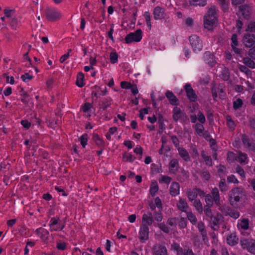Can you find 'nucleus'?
<instances>
[{"label":"nucleus","mask_w":255,"mask_h":255,"mask_svg":"<svg viewBox=\"0 0 255 255\" xmlns=\"http://www.w3.org/2000/svg\"><path fill=\"white\" fill-rule=\"evenodd\" d=\"M46 19L50 22L59 20L62 17L60 10L54 7H47L45 10Z\"/></svg>","instance_id":"nucleus-2"},{"label":"nucleus","mask_w":255,"mask_h":255,"mask_svg":"<svg viewBox=\"0 0 255 255\" xmlns=\"http://www.w3.org/2000/svg\"><path fill=\"white\" fill-rule=\"evenodd\" d=\"M237 227L242 232L243 230H247L249 228V220L246 218H241L238 221Z\"/></svg>","instance_id":"nucleus-19"},{"label":"nucleus","mask_w":255,"mask_h":255,"mask_svg":"<svg viewBox=\"0 0 255 255\" xmlns=\"http://www.w3.org/2000/svg\"><path fill=\"white\" fill-rule=\"evenodd\" d=\"M203 58L204 61L211 67L214 66L216 63L215 56L209 51L204 53Z\"/></svg>","instance_id":"nucleus-16"},{"label":"nucleus","mask_w":255,"mask_h":255,"mask_svg":"<svg viewBox=\"0 0 255 255\" xmlns=\"http://www.w3.org/2000/svg\"><path fill=\"white\" fill-rule=\"evenodd\" d=\"M189 42L193 50L196 52L203 48V42L201 38L197 35H192L189 37Z\"/></svg>","instance_id":"nucleus-4"},{"label":"nucleus","mask_w":255,"mask_h":255,"mask_svg":"<svg viewBox=\"0 0 255 255\" xmlns=\"http://www.w3.org/2000/svg\"><path fill=\"white\" fill-rule=\"evenodd\" d=\"M217 21V20L210 19V18H204V27L208 30L213 29L214 25Z\"/></svg>","instance_id":"nucleus-29"},{"label":"nucleus","mask_w":255,"mask_h":255,"mask_svg":"<svg viewBox=\"0 0 255 255\" xmlns=\"http://www.w3.org/2000/svg\"><path fill=\"white\" fill-rule=\"evenodd\" d=\"M184 89L188 99L191 102H195L197 100V95L193 89L190 84L187 83L184 85Z\"/></svg>","instance_id":"nucleus-9"},{"label":"nucleus","mask_w":255,"mask_h":255,"mask_svg":"<svg viewBox=\"0 0 255 255\" xmlns=\"http://www.w3.org/2000/svg\"><path fill=\"white\" fill-rule=\"evenodd\" d=\"M237 155L232 152H229L227 155V160L229 162H232L237 160Z\"/></svg>","instance_id":"nucleus-54"},{"label":"nucleus","mask_w":255,"mask_h":255,"mask_svg":"<svg viewBox=\"0 0 255 255\" xmlns=\"http://www.w3.org/2000/svg\"><path fill=\"white\" fill-rule=\"evenodd\" d=\"M242 141L244 146L248 150L255 151V143L252 139H250L247 135L243 134L242 135Z\"/></svg>","instance_id":"nucleus-10"},{"label":"nucleus","mask_w":255,"mask_h":255,"mask_svg":"<svg viewBox=\"0 0 255 255\" xmlns=\"http://www.w3.org/2000/svg\"><path fill=\"white\" fill-rule=\"evenodd\" d=\"M243 104V101L238 98L233 102V108L235 110H237L240 108H241Z\"/></svg>","instance_id":"nucleus-55"},{"label":"nucleus","mask_w":255,"mask_h":255,"mask_svg":"<svg viewBox=\"0 0 255 255\" xmlns=\"http://www.w3.org/2000/svg\"><path fill=\"white\" fill-rule=\"evenodd\" d=\"M158 227L164 233H168L170 231V228L167 226L164 223L158 224Z\"/></svg>","instance_id":"nucleus-64"},{"label":"nucleus","mask_w":255,"mask_h":255,"mask_svg":"<svg viewBox=\"0 0 255 255\" xmlns=\"http://www.w3.org/2000/svg\"><path fill=\"white\" fill-rule=\"evenodd\" d=\"M185 113L182 111L180 108L176 106L173 110V118L176 122L179 120L183 119L185 116Z\"/></svg>","instance_id":"nucleus-17"},{"label":"nucleus","mask_w":255,"mask_h":255,"mask_svg":"<svg viewBox=\"0 0 255 255\" xmlns=\"http://www.w3.org/2000/svg\"><path fill=\"white\" fill-rule=\"evenodd\" d=\"M243 63L250 68L252 69L255 68V63L250 58L245 57L243 59Z\"/></svg>","instance_id":"nucleus-37"},{"label":"nucleus","mask_w":255,"mask_h":255,"mask_svg":"<svg viewBox=\"0 0 255 255\" xmlns=\"http://www.w3.org/2000/svg\"><path fill=\"white\" fill-rule=\"evenodd\" d=\"M134 152L137 155V158L140 160L142 158L143 149L140 145H137L133 150Z\"/></svg>","instance_id":"nucleus-47"},{"label":"nucleus","mask_w":255,"mask_h":255,"mask_svg":"<svg viewBox=\"0 0 255 255\" xmlns=\"http://www.w3.org/2000/svg\"><path fill=\"white\" fill-rule=\"evenodd\" d=\"M221 217L222 216L221 215H218L217 216L213 215L212 217L209 218L210 222L214 226H217L219 223L220 219Z\"/></svg>","instance_id":"nucleus-49"},{"label":"nucleus","mask_w":255,"mask_h":255,"mask_svg":"<svg viewBox=\"0 0 255 255\" xmlns=\"http://www.w3.org/2000/svg\"><path fill=\"white\" fill-rule=\"evenodd\" d=\"M221 78L225 81H227L230 78V72L229 70L225 68L221 71Z\"/></svg>","instance_id":"nucleus-43"},{"label":"nucleus","mask_w":255,"mask_h":255,"mask_svg":"<svg viewBox=\"0 0 255 255\" xmlns=\"http://www.w3.org/2000/svg\"><path fill=\"white\" fill-rule=\"evenodd\" d=\"M205 193L203 191L198 188L189 189L187 191V195L190 201L195 200L198 194L200 196H202L205 195Z\"/></svg>","instance_id":"nucleus-12"},{"label":"nucleus","mask_w":255,"mask_h":255,"mask_svg":"<svg viewBox=\"0 0 255 255\" xmlns=\"http://www.w3.org/2000/svg\"><path fill=\"white\" fill-rule=\"evenodd\" d=\"M186 213L187 217L190 222L193 225L196 224L197 223V220L196 216L191 212L188 211Z\"/></svg>","instance_id":"nucleus-40"},{"label":"nucleus","mask_w":255,"mask_h":255,"mask_svg":"<svg viewBox=\"0 0 255 255\" xmlns=\"http://www.w3.org/2000/svg\"><path fill=\"white\" fill-rule=\"evenodd\" d=\"M110 62L112 64H115L118 62V55L117 52H113L110 54Z\"/></svg>","instance_id":"nucleus-50"},{"label":"nucleus","mask_w":255,"mask_h":255,"mask_svg":"<svg viewBox=\"0 0 255 255\" xmlns=\"http://www.w3.org/2000/svg\"><path fill=\"white\" fill-rule=\"evenodd\" d=\"M194 206L199 213H202L203 211L202 204L199 200H195Z\"/></svg>","instance_id":"nucleus-41"},{"label":"nucleus","mask_w":255,"mask_h":255,"mask_svg":"<svg viewBox=\"0 0 255 255\" xmlns=\"http://www.w3.org/2000/svg\"><path fill=\"white\" fill-rule=\"evenodd\" d=\"M179 168V162L176 159H172L169 163V171L171 174H175Z\"/></svg>","instance_id":"nucleus-21"},{"label":"nucleus","mask_w":255,"mask_h":255,"mask_svg":"<svg viewBox=\"0 0 255 255\" xmlns=\"http://www.w3.org/2000/svg\"><path fill=\"white\" fill-rule=\"evenodd\" d=\"M180 185L178 183L176 182H173L171 183L169 191L170 194L172 196H176L179 194Z\"/></svg>","instance_id":"nucleus-23"},{"label":"nucleus","mask_w":255,"mask_h":255,"mask_svg":"<svg viewBox=\"0 0 255 255\" xmlns=\"http://www.w3.org/2000/svg\"><path fill=\"white\" fill-rule=\"evenodd\" d=\"M197 120L200 124H204L206 122V118L204 114L201 111H199L197 114Z\"/></svg>","instance_id":"nucleus-57"},{"label":"nucleus","mask_w":255,"mask_h":255,"mask_svg":"<svg viewBox=\"0 0 255 255\" xmlns=\"http://www.w3.org/2000/svg\"><path fill=\"white\" fill-rule=\"evenodd\" d=\"M243 196L242 189L239 187L233 188L229 194V201L231 205L234 207H238Z\"/></svg>","instance_id":"nucleus-1"},{"label":"nucleus","mask_w":255,"mask_h":255,"mask_svg":"<svg viewBox=\"0 0 255 255\" xmlns=\"http://www.w3.org/2000/svg\"><path fill=\"white\" fill-rule=\"evenodd\" d=\"M177 149L180 156L184 160L189 161L190 160L189 154L185 148L179 147Z\"/></svg>","instance_id":"nucleus-25"},{"label":"nucleus","mask_w":255,"mask_h":255,"mask_svg":"<svg viewBox=\"0 0 255 255\" xmlns=\"http://www.w3.org/2000/svg\"><path fill=\"white\" fill-rule=\"evenodd\" d=\"M35 233L42 242H46L48 240L49 232L46 229L40 227L35 230Z\"/></svg>","instance_id":"nucleus-14"},{"label":"nucleus","mask_w":255,"mask_h":255,"mask_svg":"<svg viewBox=\"0 0 255 255\" xmlns=\"http://www.w3.org/2000/svg\"><path fill=\"white\" fill-rule=\"evenodd\" d=\"M212 196L214 199V203L217 206L220 205V197L219 195V190L217 188H214L211 191Z\"/></svg>","instance_id":"nucleus-27"},{"label":"nucleus","mask_w":255,"mask_h":255,"mask_svg":"<svg viewBox=\"0 0 255 255\" xmlns=\"http://www.w3.org/2000/svg\"><path fill=\"white\" fill-rule=\"evenodd\" d=\"M177 206L180 211L185 213L188 212L189 206L185 199L180 198L177 204Z\"/></svg>","instance_id":"nucleus-22"},{"label":"nucleus","mask_w":255,"mask_h":255,"mask_svg":"<svg viewBox=\"0 0 255 255\" xmlns=\"http://www.w3.org/2000/svg\"><path fill=\"white\" fill-rule=\"evenodd\" d=\"M201 156L207 165L212 166V160L210 156L206 155L204 151L202 152Z\"/></svg>","instance_id":"nucleus-39"},{"label":"nucleus","mask_w":255,"mask_h":255,"mask_svg":"<svg viewBox=\"0 0 255 255\" xmlns=\"http://www.w3.org/2000/svg\"><path fill=\"white\" fill-rule=\"evenodd\" d=\"M219 186L221 191L223 192H226L228 190V186L226 184V180L225 179H221L219 182Z\"/></svg>","instance_id":"nucleus-51"},{"label":"nucleus","mask_w":255,"mask_h":255,"mask_svg":"<svg viewBox=\"0 0 255 255\" xmlns=\"http://www.w3.org/2000/svg\"><path fill=\"white\" fill-rule=\"evenodd\" d=\"M237 161L242 164H246L248 162V157L246 153L239 152L237 156Z\"/></svg>","instance_id":"nucleus-30"},{"label":"nucleus","mask_w":255,"mask_h":255,"mask_svg":"<svg viewBox=\"0 0 255 255\" xmlns=\"http://www.w3.org/2000/svg\"><path fill=\"white\" fill-rule=\"evenodd\" d=\"M161 211L159 210L158 212L155 211L153 213L154 219L157 222H161L162 220V215L161 213Z\"/></svg>","instance_id":"nucleus-61"},{"label":"nucleus","mask_w":255,"mask_h":255,"mask_svg":"<svg viewBox=\"0 0 255 255\" xmlns=\"http://www.w3.org/2000/svg\"><path fill=\"white\" fill-rule=\"evenodd\" d=\"M142 31L140 29H138L135 32L128 34L125 39L126 42L128 44L132 42H139L142 39Z\"/></svg>","instance_id":"nucleus-7"},{"label":"nucleus","mask_w":255,"mask_h":255,"mask_svg":"<svg viewBox=\"0 0 255 255\" xmlns=\"http://www.w3.org/2000/svg\"><path fill=\"white\" fill-rule=\"evenodd\" d=\"M236 171L238 173L242 178L246 177L245 171L242 167L238 165L236 168Z\"/></svg>","instance_id":"nucleus-62"},{"label":"nucleus","mask_w":255,"mask_h":255,"mask_svg":"<svg viewBox=\"0 0 255 255\" xmlns=\"http://www.w3.org/2000/svg\"><path fill=\"white\" fill-rule=\"evenodd\" d=\"M196 132L199 136H203L204 134L205 128L203 124L196 123L194 126Z\"/></svg>","instance_id":"nucleus-32"},{"label":"nucleus","mask_w":255,"mask_h":255,"mask_svg":"<svg viewBox=\"0 0 255 255\" xmlns=\"http://www.w3.org/2000/svg\"><path fill=\"white\" fill-rule=\"evenodd\" d=\"M158 186L156 181L152 182L149 189V192L152 196H154L158 191Z\"/></svg>","instance_id":"nucleus-34"},{"label":"nucleus","mask_w":255,"mask_h":255,"mask_svg":"<svg viewBox=\"0 0 255 255\" xmlns=\"http://www.w3.org/2000/svg\"><path fill=\"white\" fill-rule=\"evenodd\" d=\"M247 32H255V22H251L249 23L248 26L246 29Z\"/></svg>","instance_id":"nucleus-58"},{"label":"nucleus","mask_w":255,"mask_h":255,"mask_svg":"<svg viewBox=\"0 0 255 255\" xmlns=\"http://www.w3.org/2000/svg\"><path fill=\"white\" fill-rule=\"evenodd\" d=\"M204 18H210L217 20L215 7L212 6L211 8H210L208 9L206 14L204 16Z\"/></svg>","instance_id":"nucleus-26"},{"label":"nucleus","mask_w":255,"mask_h":255,"mask_svg":"<svg viewBox=\"0 0 255 255\" xmlns=\"http://www.w3.org/2000/svg\"><path fill=\"white\" fill-rule=\"evenodd\" d=\"M231 47L236 54H239L241 53L242 49L238 46H239V41L237 33H234L231 37Z\"/></svg>","instance_id":"nucleus-13"},{"label":"nucleus","mask_w":255,"mask_h":255,"mask_svg":"<svg viewBox=\"0 0 255 255\" xmlns=\"http://www.w3.org/2000/svg\"><path fill=\"white\" fill-rule=\"evenodd\" d=\"M238 238L234 234L230 235L227 238V242L228 244L232 246L237 245L238 243Z\"/></svg>","instance_id":"nucleus-28"},{"label":"nucleus","mask_w":255,"mask_h":255,"mask_svg":"<svg viewBox=\"0 0 255 255\" xmlns=\"http://www.w3.org/2000/svg\"><path fill=\"white\" fill-rule=\"evenodd\" d=\"M239 9L241 12L242 15L244 16V17L245 18H248L250 14L249 7L248 5L244 4L240 6Z\"/></svg>","instance_id":"nucleus-33"},{"label":"nucleus","mask_w":255,"mask_h":255,"mask_svg":"<svg viewBox=\"0 0 255 255\" xmlns=\"http://www.w3.org/2000/svg\"><path fill=\"white\" fill-rule=\"evenodd\" d=\"M171 180L172 178L168 176L161 175V177L159 179V182L169 184L171 181Z\"/></svg>","instance_id":"nucleus-45"},{"label":"nucleus","mask_w":255,"mask_h":255,"mask_svg":"<svg viewBox=\"0 0 255 255\" xmlns=\"http://www.w3.org/2000/svg\"><path fill=\"white\" fill-rule=\"evenodd\" d=\"M67 245L65 242L59 241L56 244V248L59 251H65L67 249Z\"/></svg>","instance_id":"nucleus-44"},{"label":"nucleus","mask_w":255,"mask_h":255,"mask_svg":"<svg viewBox=\"0 0 255 255\" xmlns=\"http://www.w3.org/2000/svg\"><path fill=\"white\" fill-rule=\"evenodd\" d=\"M84 74L83 73H79L77 75L76 85L79 87H82L84 86Z\"/></svg>","instance_id":"nucleus-38"},{"label":"nucleus","mask_w":255,"mask_h":255,"mask_svg":"<svg viewBox=\"0 0 255 255\" xmlns=\"http://www.w3.org/2000/svg\"><path fill=\"white\" fill-rule=\"evenodd\" d=\"M172 250L176 252V255H183L184 251L179 244L174 243L171 245Z\"/></svg>","instance_id":"nucleus-36"},{"label":"nucleus","mask_w":255,"mask_h":255,"mask_svg":"<svg viewBox=\"0 0 255 255\" xmlns=\"http://www.w3.org/2000/svg\"><path fill=\"white\" fill-rule=\"evenodd\" d=\"M243 42L247 48H251L255 45V34L247 32L243 38Z\"/></svg>","instance_id":"nucleus-8"},{"label":"nucleus","mask_w":255,"mask_h":255,"mask_svg":"<svg viewBox=\"0 0 255 255\" xmlns=\"http://www.w3.org/2000/svg\"><path fill=\"white\" fill-rule=\"evenodd\" d=\"M92 108V105L90 103H85L82 107V111L84 113L88 112Z\"/></svg>","instance_id":"nucleus-60"},{"label":"nucleus","mask_w":255,"mask_h":255,"mask_svg":"<svg viewBox=\"0 0 255 255\" xmlns=\"http://www.w3.org/2000/svg\"><path fill=\"white\" fill-rule=\"evenodd\" d=\"M153 14L155 20L162 19L165 17V10L163 8L157 6L154 8Z\"/></svg>","instance_id":"nucleus-15"},{"label":"nucleus","mask_w":255,"mask_h":255,"mask_svg":"<svg viewBox=\"0 0 255 255\" xmlns=\"http://www.w3.org/2000/svg\"><path fill=\"white\" fill-rule=\"evenodd\" d=\"M152 255H168L167 248L165 243H156L151 248Z\"/></svg>","instance_id":"nucleus-5"},{"label":"nucleus","mask_w":255,"mask_h":255,"mask_svg":"<svg viewBox=\"0 0 255 255\" xmlns=\"http://www.w3.org/2000/svg\"><path fill=\"white\" fill-rule=\"evenodd\" d=\"M226 125L227 127L230 129L231 130H234L235 129V124L234 121L232 120L231 117L230 116H226Z\"/></svg>","instance_id":"nucleus-35"},{"label":"nucleus","mask_w":255,"mask_h":255,"mask_svg":"<svg viewBox=\"0 0 255 255\" xmlns=\"http://www.w3.org/2000/svg\"><path fill=\"white\" fill-rule=\"evenodd\" d=\"M111 105V100L110 99H104L101 104V108L103 109V110H106L108 107H109Z\"/></svg>","instance_id":"nucleus-46"},{"label":"nucleus","mask_w":255,"mask_h":255,"mask_svg":"<svg viewBox=\"0 0 255 255\" xmlns=\"http://www.w3.org/2000/svg\"><path fill=\"white\" fill-rule=\"evenodd\" d=\"M211 206H205L204 208V211L205 212V214L209 218L212 217V216L213 215L212 210L211 209Z\"/></svg>","instance_id":"nucleus-56"},{"label":"nucleus","mask_w":255,"mask_h":255,"mask_svg":"<svg viewBox=\"0 0 255 255\" xmlns=\"http://www.w3.org/2000/svg\"><path fill=\"white\" fill-rule=\"evenodd\" d=\"M205 201L207 204L206 206H212L214 203V199L211 195L208 194L205 196Z\"/></svg>","instance_id":"nucleus-48"},{"label":"nucleus","mask_w":255,"mask_h":255,"mask_svg":"<svg viewBox=\"0 0 255 255\" xmlns=\"http://www.w3.org/2000/svg\"><path fill=\"white\" fill-rule=\"evenodd\" d=\"M229 215L231 217H232L235 219H237L240 217V214L239 212L237 210H232L229 213Z\"/></svg>","instance_id":"nucleus-59"},{"label":"nucleus","mask_w":255,"mask_h":255,"mask_svg":"<svg viewBox=\"0 0 255 255\" xmlns=\"http://www.w3.org/2000/svg\"><path fill=\"white\" fill-rule=\"evenodd\" d=\"M93 140L96 145L100 149H104L105 145L104 140L100 137L98 134L95 133L93 136Z\"/></svg>","instance_id":"nucleus-24"},{"label":"nucleus","mask_w":255,"mask_h":255,"mask_svg":"<svg viewBox=\"0 0 255 255\" xmlns=\"http://www.w3.org/2000/svg\"><path fill=\"white\" fill-rule=\"evenodd\" d=\"M149 228L145 225H141L139 232L138 238L141 243H145L148 239Z\"/></svg>","instance_id":"nucleus-11"},{"label":"nucleus","mask_w":255,"mask_h":255,"mask_svg":"<svg viewBox=\"0 0 255 255\" xmlns=\"http://www.w3.org/2000/svg\"><path fill=\"white\" fill-rule=\"evenodd\" d=\"M144 16L145 17L146 24L147 26L149 27V29L151 28V23L150 21V13L148 11H145L144 13Z\"/></svg>","instance_id":"nucleus-53"},{"label":"nucleus","mask_w":255,"mask_h":255,"mask_svg":"<svg viewBox=\"0 0 255 255\" xmlns=\"http://www.w3.org/2000/svg\"><path fill=\"white\" fill-rule=\"evenodd\" d=\"M165 96L169 100L171 105L173 106H177L179 104L178 99L173 92L170 91H167L165 93Z\"/></svg>","instance_id":"nucleus-20"},{"label":"nucleus","mask_w":255,"mask_h":255,"mask_svg":"<svg viewBox=\"0 0 255 255\" xmlns=\"http://www.w3.org/2000/svg\"><path fill=\"white\" fill-rule=\"evenodd\" d=\"M153 221V220L151 213L148 212L147 214H144L142 215L141 225L148 227L152 225Z\"/></svg>","instance_id":"nucleus-18"},{"label":"nucleus","mask_w":255,"mask_h":255,"mask_svg":"<svg viewBox=\"0 0 255 255\" xmlns=\"http://www.w3.org/2000/svg\"><path fill=\"white\" fill-rule=\"evenodd\" d=\"M80 141L81 145L83 147H85L88 141V134L85 133L82 135L80 138Z\"/></svg>","instance_id":"nucleus-52"},{"label":"nucleus","mask_w":255,"mask_h":255,"mask_svg":"<svg viewBox=\"0 0 255 255\" xmlns=\"http://www.w3.org/2000/svg\"><path fill=\"white\" fill-rule=\"evenodd\" d=\"M240 244L242 248L244 250H247L250 253L255 254V240L249 239H242L240 241Z\"/></svg>","instance_id":"nucleus-6"},{"label":"nucleus","mask_w":255,"mask_h":255,"mask_svg":"<svg viewBox=\"0 0 255 255\" xmlns=\"http://www.w3.org/2000/svg\"><path fill=\"white\" fill-rule=\"evenodd\" d=\"M190 3L193 5H199L204 6L206 4V0H190Z\"/></svg>","instance_id":"nucleus-42"},{"label":"nucleus","mask_w":255,"mask_h":255,"mask_svg":"<svg viewBox=\"0 0 255 255\" xmlns=\"http://www.w3.org/2000/svg\"><path fill=\"white\" fill-rule=\"evenodd\" d=\"M216 88L217 89L220 98L221 99H224L226 96V93L222 87L219 86L216 87Z\"/></svg>","instance_id":"nucleus-63"},{"label":"nucleus","mask_w":255,"mask_h":255,"mask_svg":"<svg viewBox=\"0 0 255 255\" xmlns=\"http://www.w3.org/2000/svg\"><path fill=\"white\" fill-rule=\"evenodd\" d=\"M49 231L51 232L61 231L65 228V224L60 223V218L58 216L53 217L51 218L49 224Z\"/></svg>","instance_id":"nucleus-3"},{"label":"nucleus","mask_w":255,"mask_h":255,"mask_svg":"<svg viewBox=\"0 0 255 255\" xmlns=\"http://www.w3.org/2000/svg\"><path fill=\"white\" fill-rule=\"evenodd\" d=\"M136 157L131 152H125L123 155V160L125 162H133L135 159Z\"/></svg>","instance_id":"nucleus-31"}]
</instances>
